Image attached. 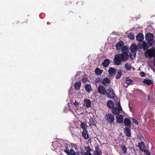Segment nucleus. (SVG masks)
<instances>
[{"mask_svg":"<svg viewBox=\"0 0 155 155\" xmlns=\"http://www.w3.org/2000/svg\"><path fill=\"white\" fill-rule=\"evenodd\" d=\"M124 54H117L114 57V61L115 64L119 65L121 64L122 61H126L128 58L126 57Z\"/></svg>","mask_w":155,"mask_h":155,"instance_id":"obj_1","label":"nucleus"},{"mask_svg":"<svg viewBox=\"0 0 155 155\" xmlns=\"http://www.w3.org/2000/svg\"><path fill=\"white\" fill-rule=\"evenodd\" d=\"M145 38L146 40L148 41V44L150 46H152L153 43V35L150 33H148L145 35Z\"/></svg>","mask_w":155,"mask_h":155,"instance_id":"obj_2","label":"nucleus"},{"mask_svg":"<svg viewBox=\"0 0 155 155\" xmlns=\"http://www.w3.org/2000/svg\"><path fill=\"white\" fill-rule=\"evenodd\" d=\"M144 55L146 58H151L155 55V49L153 48L147 50L144 52Z\"/></svg>","mask_w":155,"mask_h":155,"instance_id":"obj_3","label":"nucleus"},{"mask_svg":"<svg viewBox=\"0 0 155 155\" xmlns=\"http://www.w3.org/2000/svg\"><path fill=\"white\" fill-rule=\"evenodd\" d=\"M130 49L132 53L130 54V57L132 59L134 58L136 56V52L137 50V46L135 44H133L131 46Z\"/></svg>","mask_w":155,"mask_h":155,"instance_id":"obj_4","label":"nucleus"},{"mask_svg":"<svg viewBox=\"0 0 155 155\" xmlns=\"http://www.w3.org/2000/svg\"><path fill=\"white\" fill-rule=\"evenodd\" d=\"M105 118L106 121L110 124L113 123L114 120V116L111 114H106L105 116Z\"/></svg>","mask_w":155,"mask_h":155,"instance_id":"obj_5","label":"nucleus"},{"mask_svg":"<svg viewBox=\"0 0 155 155\" xmlns=\"http://www.w3.org/2000/svg\"><path fill=\"white\" fill-rule=\"evenodd\" d=\"M108 97L113 98L114 97L115 94L112 88H110L106 90V93Z\"/></svg>","mask_w":155,"mask_h":155,"instance_id":"obj_6","label":"nucleus"},{"mask_svg":"<svg viewBox=\"0 0 155 155\" xmlns=\"http://www.w3.org/2000/svg\"><path fill=\"white\" fill-rule=\"evenodd\" d=\"M138 45H140V48L143 49V51L147 50L149 48L148 45L144 41H143L142 43H139Z\"/></svg>","mask_w":155,"mask_h":155,"instance_id":"obj_7","label":"nucleus"},{"mask_svg":"<svg viewBox=\"0 0 155 155\" xmlns=\"http://www.w3.org/2000/svg\"><path fill=\"white\" fill-rule=\"evenodd\" d=\"M98 91L100 94L103 95H105L106 92L105 88L102 85H100L98 87Z\"/></svg>","mask_w":155,"mask_h":155,"instance_id":"obj_8","label":"nucleus"},{"mask_svg":"<svg viewBox=\"0 0 155 155\" xmlns=\"http://www.w3.org/2000/svg\"><path fill=\"white\" fill-rule=\"evenodd\" d=\"M122 110V108L115 107L112 110L111 112L114 115H117L120 113V111Z\"/></svg>","mask_w":155,"mask_h":155,"instance_id":"obj_9","label":"nucleus"},{"mask_svg":"<svg viewBox=\"0 0 155 155\" xmlns=\"http://www.w3.org/2000/svg\"><path fill=\"white\" fill-rule=\"evenodd\" d=\"M100 146L98 144H96L95 146V151L94 155H101V150L99 149Z\"/></svg>","mask_w":155,"mask_h":155,"instance_id":"obj_10","label":"nucleus"},{"mask_svg":"<svg viewBox=\"0 0 155 155\" xmlns=\"http://www.w3.org/2000/svg\"><path fill=\"white\" fill-rule=\"evenodd\" d=\"M124 43L122 41H119L116 45V49L117 50H120L124 46Z\"/></svg>","mask_w":155,"mask_h":155,"instance_id":"obj_11","label":"nucleus"},{"mask_svg":"<svg viewBox=\"0 0 155 155\" xmlns=\"http://www.w3.org/2000/svg\"><path fill=\"white\" fill-rule=\"evenodd\" d=\"M84 105L87 107H89L91 106V102L90 100L88 99H85L84 101Z\"/></svg>","mask_w":155,"mask_h":155,"instance_id":"obj_12","label":"nucleus"},{"mask_svg":"<svg viewBox=\"0 0 155 155\" xmlns=\"http://www.w3.org/2000/svg\"><path fill=\"white\" fill-rule=\"evenodd\" d=\"M136 39L137 41H140L139 43H141V41L144 39V37L142 33L138 34L137 35Z\"/></svg>","mask_w":155,"mask_h":155,"instance_id":"obj_13","label":"nucleus"},{"mask_svg":"<svg viewBox=\"0 0 155 155\" xmlns=\"http://www.w3.org/2000/svg\"><path fill=\"white\" fill-rule=\"evenodd\" d=\"M138 146L140 150L145 151V145L143 142H140L138 143Z\"/></svg>","mask_w":155,"mask_h":155,"instance_id":"obj_14","label":"nucleus"},{"mask_svg":"<svg viewBox=\"0 0 155 155\" xmlns=\"http://www.w3.org/2000/svg\"><path fill=\"white\" fill-rule=\"evenodd\" d=\"M110 82V80L108 78H105L103 80L102 84L105 86L107 87L109 85V84Z\"/></svg>","mask_w":155,"mask_h":155,"instance_id":"obj_15","label":"nucleus"},{"mask_svg":"<svg viewBox=\"0 0 155 155\" xmlns=\"http://www.w3.org/2000/svg\"><path fill=\"white\" fill-rule=\"evenodd\" d=\"M117 122L119 123H121L123 122V117L121 115H118L116 116Z\"/></svg>","mask_w":155,"mask_h":155,"instance_id":"obj_16","label":"nucleus"},{"mask_svg":"<svg viewBox=\"0 0 155 155\" xmlns=\"http://www.w3.org/2000/svg\"><path fill=\"white\" fill-rule=\"evenodd\" d=\"M122 52L123 53L122 54H124V55L126 56V57L128 58L129 56L128 54L127 53V48L124 46L121 48Z\"/></svg>","mask_w":155,"mask_h":155,"instance_id":"obj_17","label":"nucleus"},{"mask_svg":"<svg viewBox=\"0 0 155 155\" xmlns=\"http://www.w3.org/2000/svg\"><path fill=\"white\" fill-rule=\"evenodd\" d=\"M110 63V60L108 59L104 60L102 63L103 66L105 67H107Z\"/></svg>","mask_w":155,"mask_h":155,"instance_id":"obj_18","label":"nucleus"},{"mask_svg":"<svg viewBox=\"0 0 155 155\" xmlns=\"http://www.w3.org/2000/svg\"><path fill=\"white\" fill-rule=\"evenodd\" d=\"M107 105L108 107L110 109H113L114 107V104L111 101H109L107 102Z\"/></svg>","mask_w":155,"mask_h":155,"instance_id":"obj_19","label":"nucleus"},{"mask_svg":"<svg viewBox=\"0 0 155 155\" xmlns=\"http://www.w3.org/2000/svg\"><path fill=\"white\" fill-rule=\"evenodd\" d=\"M82 135L84 139H86L89 138L88 132L86 130H83L82 132Z\"/></svg>","mask_w":155,"mask_h":155,"instance_id":"obj_20","label":"nucleus"},{"mask_svg":"<svg viewBox=\"0 0 155 155\" xmlns=\"http://www.w3.org/2000/svg\"><path fill=\"white\" fill-rule=\"evenodd\" d=\"M81 85V83L80 81H77L74 84V87L75 89L78 90L80 89Z\"/></svg>","mask_w":155,"mask_h":155,"instance_id":"obj_21","label":"nucleus"},{"mask_svg":"<svg viewBox=\"0 0 155 155\" xmlns=\"http://www.w3.org/2000/svg\"><path fill=\"white\" fill-rule=\"evenodd\" d=\"M124 132L126 135L128 137H130L131 136L130 129L127 128H126L124 129Z\"/></svg>","mask_w":155,"mask_h":155,"instance_id":"obj_22","label":"nucleus"},{"mask_svg":"<svg viewBox=\"0 0 155 155\" xmlns=\"http://www.w3.org/2000/svg\"><path fill=\"white\" fill-rule=\"evenodd\" d=\"M124 123L127 127H130L131 125V122L130 120L127 118L124 119Z\"/></svg>","mask_w":155,"mask_h":155,"instance_id":"obj_23","label":"nucleus"},{"mask_svg":"<svg viewBox=\"0 0 155 155\" xmlns=\"http://www.w3.org/2000/svg\"><path fill=\"white\" fill-rule=\"evenodd\" d=\"M143 82L148 85H150L153 83V81L148 79H145L143 81Z\"/></svg>","mask_w":155,"mask_h":155,"instance_id":"obj_24","label":"nucleus"},{"mask_svg":"<svg viewBox=\"0 0 155 155\" xmlns=\"http://www.w3.org/2000/svg\"><path fill=\"white\" fill-rule=\"evenodd\" d=\"M116 70L113 68H110L109 69V73L111 75H113L116 72Z\"/></svg>","mask_w":155,"mask_h":155,"instance_id":"obj_25","label":"nucleus"},{"mask_svg":"<svg viewBox=\"0 0 155 155\" xmlns=\"http://www.w3.org/2000/svg\"><path fill=\"white\" fill-rule=\"evenodd\" d=\"M122 73V71L120 70H118L117 74L116 76V78L117 79H119L121 76Z\"/></svg>","mask_w":155,"mask_h":155,"instance_id":"obj_26","label":"nucleus"},{"mask_svg":"<svg viewBox=\"0 0 155 155\" xmlns=\"http://www.w3.org/2000/svg\"><path fill=\"white\" fill-rule=\"evenodd\" d=\"M121 149L122 151L124 153H127V149L124 145L123 144H121L120 145Z\"/></svg>","mask_w":155,"mask_h":155,"instance_id":"obj_27","label":"nucleus"},{"mask_svg":"<svg viewBox=\"0 0 155 155\" xmlns=\"http://www.w3.org/2000/svg\"><path fill=\"white\" fill-rule=\"evenodd\" d=\"M102 72L103 70L98 68H97L95 70V74L98 75H100L102 73Z\"/></svg>","mask_w":155,"mask_h":155,"instance_id":"obj_28","label":"nucleus"},{"mask_svg":"<svg viewBox=\"0 0 155 155\" xmlns=\"http://www.w3.org/2000/svg\"><path fill=\"white\" fill-rule=\"evenodd\" d=\"M85 88L86 91L88 92H89L91 90V85L89 84L86 85Z\"/></svg>","mask_w":155,"mask_h":155,"instance_id":"obj_29","label":"nucleus"},{"mask_svg":"<svg viewBox=\"0 0 155 155\" xmlns=\"http://www.w3.org/2000/svg\"><path fill=\"white\" fill-rule=\"evenodd\" d=\"M80 126L81 128H82L83 130H86L87 126L86 124L83 122H81Z\"/></svg>","mask_w":155,"mask_h":155,"instance_id":"obj_30","label":"nucleus"},{"mask_svg":"<svg viewBox=\"0 0 155 155\" xmlns=\"http://www.w3.org/2000/svg\"><path fill=\"white\" fill-rule=\"evenodd\" d=\"M68 155H76V153L72 149H70L67 153Z\"/></svg>","mask_w":155,"mask_h":155,"instance_id":"obj_31","label":"nucleus"},{"mask_svg":"<svg viewBox=\"0 0 155 155\" xmlns=\"http://www.w3.org/2000/svg\"><path fill=\"white\" fill-rule=\"evenodd\" d=\"M125 68L127 70H129L131 69V65L130 64L126 63L125 64Z\"/></svg>","mask_w":155,"mask_h":155,"instance_id":"obj_32","label":"nucleus"},{"mask_svg":"<svg viewBox=\"0 0 155 155\" xmlns=\"http://www.w3.org/2000/svg\"><path fill=\"white\" fill-rule=\"evenodd\" d=\"M85 150L86 151V152H90V151L92 150V149L89 146L85 147Z\"/></svg>","mask_w":155,"mask_h":155,"instance_id":"obj_33","label":"nucleus"},{"mask_svg":"<svg viewBox=\"0 0 155 155\" xmlns=\"http://www.w3.org/2000/svg\"><path fill=\"white\" fill-rule=\"evenodd\" d=\"M125 83L127 84H129L133 82V81L131 79H129L128 78H127L125 81Z\"/></svg>","mask_w":155,"mask_h":155,"instance_id":"obj_34","label":"nucleus"},{"mask_svg":"<svg viewBox=\"0 0 155 155\" xmlns=\"http://www.w3.org/2000/svg\"><path fill=\"white\" fill-rule=\"evenodd\" d=\"M128 38L132 40L134 39V35L132 33H130L128 35Z\"/></svg>","mask_w":155,"mask_h":155,"instance_id":"obj_35","label":"nucleus"},{"mask_svg":"<svg viewBox=\"0 0 155 155\" xmlns=\"http://www.w3.org/2000/svg\"><path fill=\"white\" fill-rule=\"evenodd\" d=\"M64 148H65L64 149V151L66 153H67L69 150L68 148V146L67 145H65Z\"/></svg>","mask_w":155,"mask_h":155,"instance_id":"obj_36","label":"nucleus"},{"mask_svg":"<svg viewBox=\"0 0 155 155\" xmlns=\"http://www.w3.org/2000/svg\"><path fill=\"white\" fill-rule=\"evenodd\" d=\"M88 79L87 78L85 77H83L82 79V81L83 83H86L88 80Z\"/></svg>","mask_w":155,"mask_h":155,"instance_id":"obj_37","label":"nucleus"},{"mask_svg":"<svg viewBox=\"0 0 155 155\" xmlns=\"http://www.w3.org/2000/svg\"><path fill=\"white\" fill-rule=\"evenodd\" d=\"M132 119H133V121H134V122L135 123V124H136L137 125L138 124V121L136 119H134V118H133Z\"/></svg>","mask_w":155,"mask_h":155,"instance_id":"obj_38","label":"nucleus"},{"mask_svg":"<svg viewBox=\"0 0 155 155\" xmlns=\"http://www.w3.org/2000/svg\"><path fill=\"white\" fill-rule=\"evenodd\" d=\"M140 76L142 77H144L145 75V73L143 72H140Z\"/></svg>","mask_w":155,"mask_h":155,"instance_id":"obj_39","label":"nucleus"},{"mask_svg":"<svg viewBox=\"0 0 155 155\" xmlns=\"http://www.w3.org/2000/svg\"><path fill=\"white\" fill-rule=\"evenodd\" d=\"M83 155H92L90 152H84Z\"/></svg>","mask_w":155,"mask_h":155,"instance_id":"obj_40","label":"nucleus"},{"mask_svg":"<svg viewBox=\"0 0 155 155\" xmlns=\"http://www.w3.org/2000/svg\"><path fill=\"white\" fill-rule=\"evenodd\" d=\"M74 104L76 106H78L79 104L78 102H77L76 101H75V102L74 103Z\"/></svg>","mask_w":155,"mask_h":155,"instance_id":"obj_41","label":"nucleus"},{"mask_svg":"<svg viewBox=\"0 0 155 155\" xmlns=\"http://www.w3.org/2000/svg\"><path fill=\"white\" fill-rule=\"evenodd\" d=\"M116 105H117V107H118L117 108H122L121 107V106L120 104V103L119 102H118L117 103Z\"/></svg>","mask_w":155,"mask_h":155,"instance_id":"obj_42","label":"nucleus"},{"mask_svg":"<svg viewBox=\"0 0 155 155\" xmlns=\"http://www.w3.org/2000/svg\"><path fill=\"white\" fill-rule=\"evenodd\" d=\"M94 121H93V123H91V124H92V125H94Z\"/></svg>","mask_w":155,"mask_h":155,"instance_id":"obj_43","label":"nucleus"},{"mask_svg":"<svg viewBox=\"0 0 155 155\" xmlns=\"http://www.w3.org/2000/svg\"><path fill=\"white\" fill-rule=\"evenodd\" d=\"M154 57V60L155 61V56Z\"/></svg>","mask_w":155,"mask_h":155,"instance_id":"obj_44","label":"nucleus"},{"mask_svg":"<svg viewBox=\"0 0 155 155\" xmlns=\"http://www.w3.org/2000/svg\"><path fill=\"white\" fill-rule=\"evenodd\" d=\"M148 155H150V154L149 153H148Z\"/></svg>","mask_w":155,"mask_h":155,"instance_id":"obj_45","label":"nucleus"}]
</instances>
